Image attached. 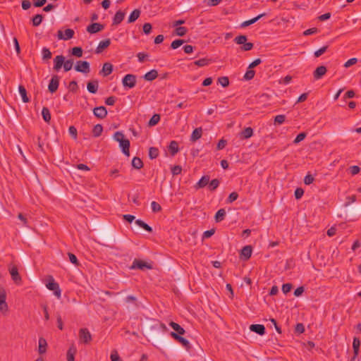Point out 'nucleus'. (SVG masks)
Segmentation results:
<instances>
[{"instance_id": "nucleus-53", "label": "nucleus", "mask_w": 361, "mask_h": 361, "mask_svg": "<svg viewBox=\"0 0 361 361\" xmlns=\"http://www.w3.org/2000/svg\"><path fill=\"white\" fill-rule=\"evenodd\" d=\"M183 43H184L183 39H176V40L173 41L172 43L171 44V47L173 49H176L178 48L179 47H180Z\"/></svg>"}, {"instance_id": "nucleus-47", "label": "nucleus", "mask_w": 361, "mask_h": 361, "mask_svg": "<svg viewBox=\"0 0 361 361\" xmlns=\"http://www.w3.org/2000/svg\"><path fill=\"white\" fill-rule=\"evenodd\" d=\"M71 54L76 57H81L82 56V49L80 47H75L72 48Z\"/></svg>"}, {"instance_id": "nucleus-14", "label": "nucleus", "mask_w": 361, "mask_h": 361, "mask_svg": "<svg viewBox=\"0 0 361 361\" xmlns=\"http://www.w3.org/2000/svg\"><path fill=\"white\" fill-rule=\"evenodd\" d=\"M360 340L357 337L353 338V356L350 359V361H355L357 357L359 355V350H360Z\"/></svg>"}, {"instance_id": "nucleus-4", "label": "nucleus", "mask_w": 361, "mask_h": 361, "mask_svg": "<svg viewBox=\"0 0 361 361\" xmlns=\"http://www.w3.org/2000/svg\"><path fill=\"white\" fill-rule=\"evenodd\" d=\"M136 81L135 75L127 74L123 77L122 83L125 87L133 88L135 86Z\"/></svg>"}, {"instance_id": "nucleus-2", "label": "nucleus", "mask_w": 361, "mask_h": 361, "mask_svg": "<svg viewBox=\"0 0 361 361\" xmlns=\"http://www.w3.org/2000/svg\"><path fill=\"white\" fill-rule=\"evenodd\" d=\"M247 37L246 35H240L234 39V42L238 44H243L241 50L247 51L252 49L254 44L252 42H247Z\"/></svg>"}, {"instance_id": "nucleus-33", "label": "nucleus", "mask_w": 361, "mask_h": 361, "mask_svg": "<svg viewBox=\"0 0 361 361\" xmlns=\"http://www.w3.org/2000/svg\"><path fill=\"white\" fill-rule=\"evenodd\" d=\"M76 352V348L74 345L71 346L67 351V361H75Z\"/></svg>"}, {"instance_id": "nucleus-45", "label": "nucleus", "mask_w": 361, "mask_h": 361, "mask_svg": "<svg viewBox=\"0 0 361 361\" xmlns=\"http://www.w3.org/2000/svg\"><path fill=\"white\" fill-rule=\"evenodd\" d=\"M74 63L73 59H68L66 61L64 60V63L63 64V67L64 69V71L67 72L72 69L73 65Z\"/></svg>"}, {"instance_id": "nucleus-18", "label": "nucleus", "mask_w": 361, "mask_h": 361, "mask_svg": "<svg viewBox=\"0 0 361 361\" xmlns=\"http://www.w3.org/2000/svg\"><path fill=\"white\" fill-rule=\"evenodd\" d=\"M327 69L324 66L317 67L313 72V76L315 80L321 79L326 73Z\"/></svg>"}, {"instance_id": "nucleus-25", "label": "nucleus", "mask_w": 361, "mask_h": 361, "mask_svg": "<svg viewBox=\"0 0 361 361\" xmlns=\"http://www.w3.org/2000/svg\"><path fill=\"white\" fill-rule=\"evenodd\" d=\"M99 82L97 80L88 82L87 84V89L88 92L92 94H95L97 92Z\"/></svg>"}, {"instance_id": "nucleus-50", "label": "nucleus", "mask_w": 361, "mask_h": 361, "mask_svg": "<svg viewBox=\"0 0 361 361\" xmlns=\"http://www.w3.org/2000/svg\"><path fill=\"white\" fill-rule=\"evenodd\" d=\"M175 31L178 36L183 37L187 33L188 30L185 27H177Z\"/></svg>"}, {"instance_id": "nucleus-60", "label": "nucleus", "mask_w": 361, "mask_h": 361, "mask_svg": "<svg viewBox=\"0 0 361 361\" xmlns=\"http://www.w3.org/2000/svg\"><path fill=\"white\" fill-rule=\"evenodd\" d=\"M125 302L126 303H133L135 307L137 306V298L133 295H128L125 298Z\"/></svg>"}, {"instance_id": "nucleus-10", "label": "nucleus", "mask_w": 361, "mask_h": 361, "mask_svg": "<svg viewBox=\"0 0 361 361\" xmlns=\"http://www.w3.org/2000/svg\"><path fill=\"white\" fill-rule=\"evenodd\" d=\"M60 78L58 75H54L51 77L49 84L48 85V90L51 93L55 92L59 85Z\"/></svg>"}, {"instance_id": "nucleus-8", "label": "nucleus", "mask_w": 361, "mask_h": 361, "mask_svg": "<svg viewBox=\"0 0 361 361\" xmlns=\"http://www.w3.org/2000/svg\"><path fill=\"white\" fill-rule=\"evenodd\" d=\"M152 268V265L145 262L140 259H135L130 267V269H138L140 270H144L145 269H151Z\"/></svg>"}, {"instance_id": "nucleus-38", "label": "nucleus", "mask_w": 361, "mask_h": 361, "mask_svg": "<svg viewBox=\"0 0 361 361\" xmlns=\"http://www.w3.org/2000/svg\"><path fill=\"white\" fill-rule=\"evenodd\" d=\"M135 224L149 233H152L153 231L152 228L141 219H137L135 221Z\"/></svg>"}, {"instance_id": "nucleus-46", "label": "nucleus", "mask_w": 361, "mask_h": 361, "mask_svg": "<svg viewBox=\"0 0 361 361\" xmlns=\"http://www.w3.org/2000/svg\"><path fill=\"white\" fill-rule=\"evenodd\" d=\"M219 180L217 178L212 180L208 184H209V189L211 191L215 190L219 185Z\"/></svg>"}, {"instance_id": "nucleus-49", "label": "nucleus", "mask_w": 361, "mask_h": 361, "mask_svg": "<svg viewBox=\"0 0 361 361\" xmlns=\"http://www.w3.org/2000/svg\"><path fill=\"white\" fill-rule=\"evenodd\" d=\"M255 72L252 69H247L244 75V79L246 80H252L255 76Z\"/></svg>"}, {"instance_id": "nucleus-30", "label": "nucleus", "mask_w": 361, "mask_h": 361, "mask_svg": "<svg viewBox=\"0 0 361 361\" xmlns=\"http://www.w3.org/2000/svg\"><path fill=\"white\" fill-rule=\"evenodd\" d=\"M202 128H197L192 131V135L190 136V140L192 142H195L202 137Z\"/></svg>"}, {"instance_id": "nucleus-6", "label": "nucleus", "mask_w": 361, "mask_h": 361, "mask_svg": "<svg viewBox=\"0 0 361 361\" xmlns=\"http://www.w3.org/2000/svg\"><path fill=\"white\" fill-rule=\"evenodd\" d=\"M74 68L77 72L88 73L90 71V63L87 61H78Z\"/></svg>"}, {"instance_id": "nucleus-41", "label": "nucleus", "mask_w": 361, "mask_h": 361, "mask_svg": "<svg viewBox=\"0 0 361 361\" xmlns=\"http://www.w3.org/2000/svg\"><path fill=\"white\" fill-rule=\"evenodd\" d=\"M159 152L158 148L151 147L149 149V157L151 159H154L159 156Z\"/></svg>"}, {"instance_id": "nucleus-58", "label": "nucleus", "mask_w": 361, "mask_h": 361, "mask_svg": "<svg viewBox=\"0 0 361 361\" xmlns=\"http://www.w3.org/2000/svg\"><path fill=\"white\" fill-rule=\"evenodd\" d=\"M238 194L236 192H233L229 195L226 202L228 203H231V202L235 201L238 199Z\"/></svg>"}, {"instance_id": "nucleus-11", "label": "nucleus", "mask_w": 361, "mask_h": 361, "mask_svg": "<svg viewBox=\"0 0 361 361\" xmlns=\"http://www.w3.org/2000/svg\"><path fill=\"white\" fill-rule=\"evenodd\" d=\"M93 114L97 118L103 119L107 116V110L104 106H97L93 109Z\"/></svg>"}, {"instance_id": "nucleus-52", "label": "nucleus", "mask_w": 361, "mask_h": 361, "mask_svg": "<svg viewBox=\"0 0 361 361\" xmlns=\"http://www.w3.org/2000/svg\"><path fill=\"white\" fill-rule=\"evenodd\" d=\"M306 136H307V133H305V132L299 133L296 136L295 140H293V143L294 144H298V143L300 142L301 141H302L306 137Z\"/></svg>"}, {"instance_id": "nucleus-28", "label": "nucleus", "mask_w": 361, "mask_h": 361, "mask_svg": "<svg viewBox=\"0 0 361 361\" xmlns=\"http://www.w3.org/2000/svg\"><path fill=\"white\" fill-rule=\"evenodd\" d=\"M47 343L45 338L40 337L39 338V348L38 351L40 355H42L47 351Z\"/></svg>"}, {"instance_id": "nucleus-24", "label": "nucleus", "mask_w": 361, "mask_h": 361, "mask_svg": "<svg viewBox=\"0 0 361 361\" xmlns=\"http://www.w3.org/2000/svg\"><path fill=\"white\" fill-rule=\"evenodd\" d=\"M265 16H266V13H261V14L258 15L257 16H256L250 20H245L241 23L240 27H246L252 24H254L257 20H259L261 18H262Z\"/></svg>"}, {"instance_id": "nucleus-29", "label": "nucleus", "mask_w": 361, "mask_h": 361, "mask_svg": "<svg viewBox=\"0 0 361 361\" xmlns=\"http://www.w3.org/2000/svg\"><path fill=\"white\" fill-rule=\"evenodd\" d=\"M158 76V72L157 70L153 69L146 73L144 75V79L147 81H152L156 79Z\"/></svg>"}, {"instance_id": "nucleus-51", "label": "nucleus", "mask_w": 361, "mask_h": 361, "mask_svg": "<svg viewBox=\"0 0 361 361\" xmlns=\"http://www.w3.org/2000/svg\"><path fill=\"white\" fill-rule=\"evenodd\" d=\"M328 48H329L328 45H326V46H324V47L319 48L318 50L314 51V56L319 57L320 56H322L323 54H324Z\"/></svg>"}, {"instance_id": "nucleus-5", "label": "nucleus", "mask_w": 361, "mask_h": 361, "mask_svg": "<svg viewBox=\"0 0 361 361\" xmlns=\"http://www.w3.org/2000/svg\"><path fill=\"white\" fill-rule=\"evenodd\" d=\"M170 336L177 342L180 343L187 350H189L191 348V345L188 340L183 338V336H179L178 334H175V332L171 331L170 333Z\"/></svg>"}, {"instance_id": "nucleus-32", "label": "nucleus", "mask_w": 361, "mask_h": 361, "mask_svg": "<svg viewBox=\"0 0 361 361\" xmlns=\"http://www.w3.org/2000/svg\"><path fill=\"white\" fill-rule=\"evenodd\" d=\"M140 13H141L140 10H139V9L133 10L128 17V23H132L133 22H135L140 17Z\"/></svg>"}, {"instance_id": "nucleus-20", "label": "nucleus", "mask_w": 361, "mask_h": 361, "mask_svg": "<svg viewBox=\"0 0 361 361\" xmlns=\"http://www.w3.org/2000/svg\"><path fill=\"white\" fill-rule=\"evenodd\" d=\"M250 329L251 331H253L260 336H263L266 332L265 327L262 324H251Z\"/></svg>"}, {"instance_id": "nucleus-54", "label": "nucleus", "mask_w": 361, "mask_h": 361, "mask_svg": "<svg viewBox=\"0 0 361 361\" xmlns=\"http://www.w3.org/2000/svg\"><path fill=\"white\" fill-rule=\"evenodd\" d=\"M151 208L153 212H159L161 210V205L155 201L152 202Z\"/></svg>"}, {"instance_id": "nucleus-26", "label": "nucleus", "mask_w": 361, "mask_h": 361, "mask_svg": "<svg viewBox=\"0 0 361 361\" xmlns=\"http://www.w3.org/2000/svg\"><path fill=\"white\" fill-rule=\"evenodd\" d=\"M169 326L175 331V334H178L179 336L180 335H183L185 334V329L180 326L178 324L174 322H171L169 323Z\"/></svg>"}, {"instance_id": "nucleus-19", "label": "nucleus", "mask_w": 361, "mask_h": 361, "mask_svg": "<svg viewBox=\"0 0 361 361\" xmlns=\"http://www.w3.org/2000/svg\"><path fill=\"white\" fill-rule=\"evenodd\" d=\"M113 71V65L109 62L104 63L102 69L99 71V74L104 77L108 76Z\"/></svg>"}, {"instance_id": "nucleus-61", "label": "nucleus", "mask_w": 361, "mask_h": 361, "mask_svg": "<svg viewBox=\"0 0 361 361\" xmlns=\"http://www.w3.org/2000/svg\"><path fill=\"white\" fill-rule=\"evenodd\" d=\"M292 284L291 283H284L283 286H282V291L284 294H287L288 293H289L291 289H292Z\"/></svg>"}, {"instance_id": "nucleus-15", "label": "nucleus", "mask_w": 361, "mask_h": 361, "mask_svg": "<svg viewBox=\"0 0 361 361\" xmlns=\"http://www.w3.org/2000/svg\"><path fill=\"white\" fill-rule=\"evenodd\" d=\"M104 28V25L97 23H93L87 26V31L90 34H94L102 31Z\"/></svg>"}, {"instance_id": "nucleus-36", "label": "nucleus", "mask_w": 361, "mask_h": 361, "mask_svg": "<svg viewBox=\"0 0 361 361\" xmlns=\"http://www.w3.org/2000/svg\"><path fill=\"white\" fill-rule=\"evenodd\" d=\"M42 116L44 121L49 123L51 121V113L47 107L44 106L42 110Z\"/></svg>"}, {"instance_id": "nucleus-13", "label": "nucleus", "mask_w": 361, "mask_h": 361, "mask_svg": "<svg viewBox=\"0 0 361 361\" xmlns=\"http://www.w3.org/2000/svg\"><path fill=\"white\" fill-rule=\"evenodd\" d=\"M74 30L72 29H66L64 31V34L61 30L58 31V37L60 39L68 40L73 37Z\"/></svg>"}, {"instance_id": "nucleus-48", "label": "nucleus", "mask_w": 361, "mask_h": 361, "mask_svg": "<svg viewBox=\"0 0 361 361\" xmlns=\"http://www.w3.org/2000/svg\"><path fill=\"white\" fill-rule=\"evenodd\" d=\"M218 82L224 87H226L229 85L228 78L226 76H222L218 78Z\"/></svg>"}, {"instance_id": "nucleus-27", "label": "nucleus", "mask_w": 361, "mask_h": 361, "mask_svg": "<svg viewBox=\"0 0 361 361\" xmlns=\"http://www.w3.org/2000/svg\"><path fill=\"white\" fill-rule=\"evenodd\" d=\"M125 13L122 11H118L116 13L113 18V25L120 24L124 19Z\"/></svg>"}, {"instance_id": "nucleus-43", "label": "nucleus", "mask_w": 361, "mask_h": 361, "mask_svg": "<svg viewBox=\"0 0 361 361\" xmlns=\"http://www.w3.org/2000/svg\"><path fill=\"white\" fill-rule=\"evenodd\" d=\"M211 61H212L211 59H208L206 58L200 59L199 60L195 61L194 62V64L197 66L202 67V66H207L208 64H209Z\"/></svg>"}, {"instance_id": "nucleus-34", "label": "nucleus", "mask_w": 361, "mask_h": 361, "mask_svg": "<svg viewBox=\"0 0 361 361\" xmlns=\"http://www.w3.org/2000/svg\"><path fill=\"white\" fill-rule=\"evenodd\" d=\"M169 149L171 154L174 156L179 150L178 143L175 140L171 141L169 144Z\"/></svg>"}, {"instance_id": "nucleus-44", "label": "nucleus", "mask_w": 361, "mask_h": 361, "mask_svg": "<svg viewBox=\"0 0 361 361\" xmlns=\"http://www.w3.org/2000/svg\"><path fill=\"white\" fill-rule=\"evenodd\" d=\"M42 59L44 61L49 60L51 58L52 54L50 51L49 49L47 47H44L42 50Z\"/></svg>"}, {"instance_id": "nucleus-42", "label": "nucleus", "mask_w": 361, "mask_h": 361, "mask_svg": "<svg viewBox=\"0 0 361 361\" xmlns=\"http://www.w3.org/2000/svg\"><path fill=\"white\" fill-rule=\"evenodd\" d=\"M43 19V16L42 14H37L32 18V23L33 26H38L41 24Z\"/></svg>"}, {"instance_id": "nucleus-55", "label": "nucleus", "mask_w": 361, "mask_h": 361, "mask_svg": "<svg viewBox=\"0 0 361 361\" xmlns=\"http://www.w3.org/2000/svg\"><path fill=\"white\" fill-rule=\"evenodd\" d=\"M68 255L69 257V260L72 264H75V266L79 265V262L78 260V258L74 254H73L71 252H68Z\"/></svg>"}, {"instance_id": "nucleus-39", "label": "nucleus", "mask_w": 361, "mask_h": 361, "mask_svg": "<svg viewBox=\"0 0 361 361\" xmlns=\"http://www.w3.org/2000/svg\"><path fill=\"white\" fill-rule=\"evenodd\" d=\"M102 131H103L102 126L101 124H97L94 126V128L92 129V135L94 137H98L102 135Z\"/></svg>"}, {"instance_id": "nucleus-59", "label": "nucleus", "mask_w": 361, "mask_h": 361, "mask_svg": "<svg viewBox=\"0 0 361 361\" xmlns=\"http://www.w3.org/2000/svg\"><path fill=\"white\" fill-rule=\"evenodd\" d=\"M69 134L73 137V139L76 140L78 136V131L75 126H71L68 128Z\"/></svg>"}, {"instance_id": "nucleus-40", "label": "nucleus", "mask_w": 361, "mask_h": 361, "mask_svg": "<svg viewBox=\"0 0 361 361\" xmlns=\"http://www.w3.org/2000/svg\"><path fill=\"white\" fill-rule=\"evenodd\" d=\"M160 115L158 114H154L152 118L149 119L148 122L149 126H156L160 121Z\"/></svg>"}, {"instance_id": "nucleus-12", "label": "nucleus", "mask_w": 361, "mask_h": 361, "mask_svg": "<svg viewBox=\"0 0 361 361\" xmlns=\"http://www.w3.org/2000/svg\"><path fill=\"white\" fill-rule=\"evenodd\" d=\"M9 272L11 276L12 280L15 282L16 284H20L21 283V277L18 273V269L17 267L13 266L11 268L9 269Z\"/></svg>"}, {"instance_id": "nucleus-1", "label": "nucleus", "mask_w": 361, "mask_h": 361, "mask_svg": "<svg viewBox=\"0 0 361 361\" xmlns=\"http://www.w3.org/2000/svg\"><path fill=\"white\" fill-rule=\"evenodd\" d=\"M113 137L119 142V147L121 148L122 152L127 157H129L130 145L129 140L125 138L124 134L121 131H116Z\"/></svg>"}, {"instance_id": "nucleus-62", "label": "nucleus", "mask_w": 361, "mask_h": 361, "mask_svg": "<svg viewBox=\"0 0 361 361\" xmlns=\"http://www.w3.org/2000/svg\"><path fill=\"white\" fill-rule=\"evenodd\" d=\"M68 88L70 91L75 92L78 90V86L76 81L73 80L69 83Z\"/></svg>"}, {"instance_id": "nucleus-31", "label": "nucleus", "mask_w": 361, "mask_h": 361, "mask_svg": "<svg viewBox=\"0 0 361 361\" xmlns=\"http://www.w3.org/2000/svg\"><path fill=\"white\" fill-rule=\"evenodd\" d=\"M18 91H19V93L22 97V100L24 103H27L30 102V98L27 97V91H26V89L25 87L22 85H20L18 86Z\"/></svg>"}, {"instance_id": "nucleus-56", "label": "nucleus", "mask_w": 361, "mask_h": 361, "mask_svg": "<svg viewBox=\"0 0 361 361\" xmlns=\"http://www.w3.org/2000/svg\"><path fill=\"white\" fill-rule=\"evenodd\" d=\"M286 120V116L283 114L277 115L274 118V123L278 124H282Z\"/></svg>"}, {"instance_id": "nucleus-57", "label": "nucleus", "mask_w": 361, "mask_h": 361, "mask_svg": "<svg viewBox=\"0 0 361 361\" xmlns=\"http://www.w3.org/2000/svg\"><path fill=\"white\" fill-rule=\"evenodd\" d=\"M314 180V178L312 175L307 173L304 178V183L305 185H310Z\"/></svg>"}, {"instance_id": "nucleus-3", "label": "nucleus", "mask_w": 361, "mask_h": 361, "mask_svg": "<svg viewBox=\"0 0 361 361\" xmlns=\"http://www.w3.org/2000/svg\"><path fill=\"white\" fill-rule=\"evenodd\" d=\"M46 286L49 290H53L56 296H57L58 298L61 296V290L59 288V285L58 283L55 282L52 276H49L48 282L46 284Z\"/></svg>"}, {"instance_id": "nucleus-16", "label": "nucleus", "mask_w": 361, "mask_h": 361, "mask_svg": "<svg viewBox=\"0 0 361 361\" xmlns=\"http://www.w3.org/2000/svg\"><path fill=\"white\" fill-rule=\"evenodd\" d=\"M65 57L63 55H58L54 59V70L59 71L64 63Z\"/></svg>"}, {"instance_id": "nucleus-17", "label": "nucleus", "mask_w": 361, "mask_h": 361, "mask_svg": "<svg viewBox=\"0 0 361 361\" xmlns=\"http://www.w3.org/2000/svg\"><path fill=\"white\" fill-rule=\"evenodd\" d=\"M252 252V248L250 245H246L243 247L240 251V257L244 260H247L250 258Z\"/></svg>"}, {"instance_id": "nucleus-64", "label": "nucleus", "mask_w": 361, "mask_h": 361, "mask_svg": "<svg viewBox=\"0 0 361 361\" xmlns=\"http://www.w3.org/2000/svg\"><path fill=\"white\" fill-rule=\"evenodd\" d=\"M116 98L114 96H111L105 99V104L109 106H112L115 104Z\"/></svg>"}, {"instance_id": "nucleus-35", "label": "nucleus", "mask_w": 361, "mask_h": 361, "mask_svg": "<svg viewBox=\"0 0 361 361\" xmlns=\"http://www.w3.org/2000/svg\"><path fill=\"white\" fill-rule=\"evenodd\" d=\"M132 166L135 169H140L143 167V162L140 158L137 157H133L132 162Z\"/></svg>"}, {"instance_id": "nucleus-63", "label": "nucleus", "mask_w": 361, "mask_h": 361, "mask_svg": "<svg viewBox=\"0 0 361 361\" xmlns=\"http://www.w3.org/2000/svg\"><path fill=\"white\" fill-rule=\"evenodd\" d=\"M227 144V141L224 139H221L219 142L217 143V145H216V149L217 150H221V149H223L226 145Z\"/></svg>"}, {"instance_id": "nucleus-21", "label": "nucleus", "mask_w": 361, "mask_h": 361, "mask_svg": "<svg viewBox=\"0 0 361 361\" xmlns=\"http://www.w3.org/2000/svg\"><path fill=\"white\" fill-rule=\"evenodd\" d=\"M111 44L110 39L101 41L96 48L95 53L100 54Z\"/></svg>"}, {"instance_id": "nucleus-7", "label": "nucleus", "mask_w": 361, "mask_h": 361, "mask_svg": "<svg viewBox=\"0 0 361 361\" xmlns=\"http://www.w3.org/2000/svg\"><path fill=\"white\" fill-rule=\"evenodd\" d=\"M79 338L80 342L87 344L92 341V335L87 329H80L79 331Z\"/></svg>"}, {"instance_id": "nucleus-37", "label": "nucleus", "mask_w": 361, "mask_h": 361, "mask_svg": "<svg viewBox=\"0 0 361 361\" xmlns=\"http://www.w3.org/2000/svg\"><path fill=\"white\" fill-rule=\"evenodd\" d=\"M226 214V212L224 209H219L216 212L215 216H214L215 221L216 222H221V221H223L224 219Z\"/></svg>"}, {"instance_id": "nucleus-23", "label": "nucleus", "mask_w": 361, "mask_h": 361, "mask_svg": "<svg viewBox=\"0 0 361 361\" xmlns=\"http://www.w3.org/2000/svg\"><path fill=\"white\" fill-rule=\"evenodd\" d=\"M239 135L242 140L248 139L253 135V129L251 127H247L240 133Z\"/></svg>"}, {"instance_id": "nucleus-9", "label": "nucleus", "mask_w": 361, "mask_h": 361, "mask_svg": "<svg viewBox=\"0 0 361 361\" xmlns=\"http://www.w3.org/2000/svg\"><path fill=\"white\" fill-rule=\"evenodd\" d=\"M6 290L0 288V311L2 313L6 312L8 310V305L6 302Z\"/></svg>"}, {"instance_id": "nucleus-22", "label": "nucleus", "mask_w": 361, "mask_h": 361, "mask_svg": "<svg viewBox=\"0 0 361 361\" xmlns=\"http://www.w3.org/2000/svg\"><path fill=\"white\" fill-rule=\"evenodd\" d=\"M209 183V176H203L200 180L194 185L196 190L204 188Z\"/></svg>"}]
</instances>
